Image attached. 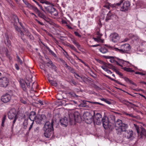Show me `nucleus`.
I'll return each mask as SVG.
<instances>
[{"label": "nucleus", "instance_id": "nucleus-1", "mask_svg": "<svg viewBox=\"0 0 146 146\" xmlns=\"http://www.w3.org/2000/svg\"><path fill=\"white\" fill-rule=\"evenodd\" d=\"M54 121H52L50 123L49 121L46 122L43 127V130L44 132V135L47 138L50 137L53 130Z\"/></svg>", "mask_w": 146, "mask_h": 146}, {"label": "nucleus", "instance_id": "nucleus-2", "mask_svg": "<svg viewBox=\"0 0 146 146\" xmlns=\"http://www.w3.org/2000/svg\"><path fill=\"white\" fill-rule=\"evenodd\" d=\"M69 115L70 123L71 125L75 124L80 118V114L78 111L75 112L74 113H69Z\"/></svg>", "mask_w": 146, "mask_h": 146}, {"label": "nucleus", "instance_id": "nucleus-3", "mask_svg": "<svg viewBox=\"0 0 146 146\" xmlns=\"http://www.w3.org/2000/svg\"><path fill=\"white\" fill-rule=\"evenodd\" d=\"M45 8L46 10L52 15L54 16H57L58 15V11L53 6H48L45 7Z\"/></svg>", "mask_w": 146, "mask_h": 146}, {"label": "nucleus", "instance_id": "nucleus-4", "mask_svg": "<svg viewBox=\"0 0 146 146\" xmlns=\"http://www.w3.org/2000/svg\"><path fill=\"white\" fill-rule=\"evenodd\" d=\"M9 83V79L6 77H3L0 78V86L6 88Z\"/></svg>", "mask_w": 146, "mask_h": 146}, {"label": "nucleus", "instance_id": "nucleus-5", "mask_svg": "<svg viewBox=\"0 0 146 146\" xmlns=\"http://www.w3.org/2000/svg\"><path fill=\"white\" fill-rule=\"evenodd\" d=\"M46 117L44 114L37 115L35 119V122L37 123L41 124L45 122Z\"/></svg>", "mask_w": 146, "mask_h": 146}, {"label": "nucleus", "instance_id": "nucleus-6", "mask_svg": "<svg viewBox=\"0 0 146 146\" xmlns=\"http://www.w3.org/2000/svg\"><path fill=\"white\" fill-rule=\"evenodd\" d=\"M27 29V28H16V30L18 31V33H20L22 36L24 35L23 30L24 31L27 33V36H29L31 39H32V35L29 32Z\"/></svg>", "mask_w": 146, "mask_h": 146}, {"label": "nucleus", "instance_id": "nucleus-7", "mask_svg": "<svg viewBox=\"0 0 146 146\" xmlns=\"http://www.w3.org/2000/svg\"><path fill=\"white\" fill-rule=\"evenodd\" d=\"M130 3L128 1H125L122 6H121L120 10L123 12L127 11L130 8Z\"/></svg>", "mask_w": 146, "mask_h": 146}, {"label": "nucleus", "instance_id": "nucleus-8", "mask_svg": "<svg viewBox=\"0 0 146 146\" xmlns=\"http://www.w3.org/2000/svg\"><path fill=\"white\" fill-rule=\"evenodd\" d=\"M17 114V111L15 109L11 108L8 113V117L10 119H13L16 117Z\"/></svg>", "mask_w": 146, "mask_h": 146}, {"label": "nucleus", "instance_id": "nucleus-9", "mask_svg": "<svg viewBox=\"0 0 146 146\" xmlns=\"http://www.w3.org/2000/svg\"><path fill=\"white\" fill-rule=\"evenodd\" d=\"M102 122L103 125L105 129L110 128L111 125L109 123L108 117H104L102 119Z\"/></svg>", "mask_w": 146, "mask_h": 146}, {"label": "nucleus", "instance_id": "nucleus-10", "mask_svg": "<svg viewBox=\"0 0 146 146\" xmlns=\"http://www.w3.org/2000/svg\"><path fill=\"white\" fill-rule=\"evenodd\" d=\"M116 17V15L114 13H112L110 11L107 15L105 20L106 22H108L110 20L115 19Z\"/></svg>", "mask_w": 146, "mask_h": 146}, {"label": "nucleus", "instance_id": "nucleus-11", "mask_svg": "<svg viewBox=\"0 0 146 146\" xmlns=\"http://www.w3.org/2000/svg\"><path fill=\"white\" fill-rule=\"evenodd\" d=\"M11 98V96L9 94H6L2 96L1 100L4 103H7L10 101Z\"/></svg>", "mask_w": 146, "mask_h": 146}, {"label": "nucleus", "instance_id": "nucleus-12", "mask_svg": "<svg viewBox=\"0 0 146 146\" xmlns=\"http://www.w3.org/2000/svg\"><path fill=\"white\" fill-rule=\"evenodd\" d=\"M111 40L114 42H117L119 39L118 34L115 33H111L110 36Z\"/></svg>", "mask_w": 146, "mask_h": 146}, {"label": "nucleus", "instance_id": "nucleus-13", "mask_svg": "<svg viewBox=\"0 0 146 146\" xmlns=\"http://www.w3.org/2000/svg\"><path fill=\"white\" fill-rule=\"evenodd\" d=\"M96 34L98 36L96 38L93 37V39L95 41L98 42H103L104 40L101 39V37L102 36V35L98 31L97 32Z\"/></svg>", "mask_w": 146, "mask_h": 146}, {"label": "nucleus", "instance_id": "nucleus-14", "mask_svg": "<svg viewBox=\"0 0 146 146\" xmlns=\"http://www.w3.org/2000/svg\"><path fill=\"white\" fill-rule=\"evenodd\" d=\"M102 115L99 113H97L95 116L96 122L98 125H100L101 123Z\"/></svg>", "mask_w": 146, "mask_h": 146}, {"label": "nucleus", "instance_id": "nucleus-15", "mask_svg": "<svg viewBox=\"0 0 146 146\" xmlns=\"http://www.w3.org/2000/svg\"><path fill=\"white\" fill-rule=\"evenodd\" d=\"M121 48H122V49L126 53L130 50L131 47L129 44H126L121 45Z\"/></svg>", "mask_w": 146, "mask_h": 146}, {"label": "nucleus", "instance_id": "nucleus-16", "mask_svg": "<svg viewBox=\"0 0 146 146\" xmlns=\"http://www.w3.org/2000/svg\"><path fill=\"white\" fill-rule=\"evenodd\" d=\"M133 132L132 130L126 131L125 133V137L128 139L131 138L133 136Z\"/></svg>", "mask_w": 146, "mask_h": 146}, {"label": "nucleus", "instance_id": "nucleus-17", "mask_svg": "<svg viewBox=\"0 0 146 146\" xmlns=\"http://www.w3.org/2000/svg\"><path fill=\"white\" fill-rule=\"evenodd\" d=\"M124 1V0H119V2L114 4H112L111 3H109V4L110 8V7H115L117 8H118V7L120 6L121 5Z\"/></svg>", "mask_w": 146, "mask_h": 146}, {"label": "nucleus", "instance_id": "nucleus-18", "mask_svg": "<svg viewBox=\"0 0 146 146\" xmlns=\"http://www.w3.org/2000/svg\"><path fill=\"white\" fill-rule=\"evenodd\" d=\"M60 121L61 124L64 126H66L68 124V121L66 117H64L60 119Z\"/></svg>", "mask_w": 146, "mask_h": 146}, {"label": "nucleus", "instance_id": "nucleus-19", "mask_svg": "<svg viewBox=\"0 0 146 146\" xmlns=\"http://www.w3.org/2000/svg\"><path fill=\"white\" fill-rule=\"evenodd\" d=\"M36 117V113L34 111H31L30 112L29 118L31 121H33V122L35 120V121Z\"/></svg>", "mask_w": 146, "mask_h": 146}, {"label": "nucleus", "instance_id": "nucleus-20", "mask_svg": "<svg viewBox=\"0 0 146 146\" xmlns=\"http://www.w3.org/2000/svg\"><path fill=\"white\" fill-rule=\"evenodd\" d=\"M20 85L24 90H26V82L23 79H20L19 80Z\"/></svg>", "mask_w": 146, "mask_h": 146}, {"label": "nucleus", "instance_id": "nucleus-21", "mask_svg": "<svg viewBox=\"0 0 146 146\" xmlns=\"http://www.w3.org/2000/svg\"><path fill=\"white\" fill-rule=\"evenodd\" d=\"M47 65L48 66H50L52 69H54L55 71H56L57 70V67L52 62L50 61L49 62H48L47 63Z\"/></svg>", "mask_w": 146, "mask_h": 146}, {"label": "nucleus", "instance_id": "nucleus-22", "mask_svg": "<svg viewBox=\"0 0 146 146\" xmlns=\"http://www.w3.org/2000/svg\"><path fill=\"white\" fill-rule=\"evenodd\" d=\"M119 62L120 63L122 64L124 66H130L131 64L129 61H124L122 59H119Z\"/></svg>", "mask_w": 146, "mask_h": 146}, {"label": "nucleus", "instance_id": "nucleus-23", "mask_svg": "<svg viewBox=\"0 0 146 146\" xmlns=\"http://www.w3.org/2000/svg\"><path fill=\"white\" fill-rule=\"evenodd\" d=\"M87 102H90L89 101H83V103L81 104L80 105V106L81 107H85L86 108H88L89 107V106L87 104Z\"/></svg>", "mask_w": 146, "mask_h": 146}, {"label": "nucleus", "instance_id": "nucleus-24", "mask_svg": "<svg viewBox=\"0 0 146 146\" xmlns=\"http://www.w3.org/2000/svg\"><path fill=\"white\" fill-rule=\"evenodd\" d=\"M85 119L86 120H88L90 118L91 116V115L90 113L88 112L85 113L83 115Z\"/></svg>", "mask_w": 146, "mask_h": 146}, {"label": "nucleus", "instance_id": "nucleus-25", "mask_svg": "<svg viewBox=\"0 0 146 146\" xmlns=\"http://www.w3.org/2000/svg\"><path fill=\"white\" fill-rule=\"evenodd\" d=\"M101 62L102 64H103V65H104L105 67L108 68H110L112 69L113 67V66H112L110 64L106 63L103 61H101Z\"/></svg>", "mask_w": 146, "mask_h": 146}, {"label": "nucleus", "instance_id": "nucleus-26", "mask_svg": "<svg viewBox=\"0 0 146 146\" xmlns=\"http://www.w3.org/2000/svg\"><path fill=\"white\" fill-rule=\"evenodd\" d=\"M143 135L146 136V131L144 128H142L140 133V138H142Z\"/></svg>", "mask_w": 146, "mask_h": 146}, {"label": "nucleus", "instance_id": "nucleus-27", "mask_svg": "<svg viewBox=\"0 0 146 146\" xmlns=\"http://www.w3.org/2000/svg\"><path fill=\"white\" fill-rule=\"evenodd\" d=\"M124 80L127 82L129 83L130 84L135 85V84L131 80L129 79V78H128L126 77H124L123 78Z\"/></svg>", "mask_w": 146, "mask_h": 146}, {"label": "nucleus", "instance_id": "nucleus-28", "mask_svg": "<svg viewBox=\"0 0 146 146\" xmlns=\"http://www.w3.org/2000/svg\"><path fill=\"white\" fill-rule=\"evenodd\" d=\"M104 57L107 59H110V61L111 63H113L114 62L115 60L113 58V56H105Z\"/></svg>", "mask_w": 146, "mask_h": 146}, {"label": "nucleus", "instance_id": "nucleus-29", "mask_svg": "<svg viewBox=\"0 0 146 146\" xmlns=\"http://www.w3.org/2000/svg\"><path fill=\"white\" fill-rule=\"evenodd\" d=\"M99 50L100 52L103 54L105 53L108 52L107 49L104 47L101 48L99 49Z\"/></svg>", "mask_w": 146, "mask_h": 146}, {"label": "nucleus", "instance_id": "nucleus-30", "mask_svg": "<svg viewBox=\"0 0 146 146\" xmlns=\"http://www.w3.org/2000/svg\"><path fill=\"white\" fill-rule=\"evenodd\" d=\"M119 127L121 131H125L127 126L124 124H122L121 126H119Z\"/></svg>", "mask_w": 146, "mask_h": 146}, {"label": "nucleus", "instance_id": "nucleus-31", "mask_svg": "<svg viewBox=\"0 0 146 146\" xmlns=\"http://www.w3.org/2000/svg\"><path fill=\"white\" fill-rule=\"evenodd\" d=\"M122 121L121 120L118 119L115 123V126L119 127L122 124Z\"/></svg>", "mask_w": 146, "mask_h": 146}, {"label": "nucleus", "instance_id": "nucleus-32", "mask_svg": "<svg viewBox=\"0 0 146 146\" xmlns=\"http://www.w3.org/2000/svg\"><path fill=\"white\" fill-rule=\"evenodd\" d=\"M129 37L132 38L133 40H136L138 38V37L137 35H134L132 34H130L129 35Z\"/></svg>", "mask_w": 146, "mask_h": 146}, {"label": "nucleus", "instance_id": "nucleus-33", "mask_svg": "<svg viewBox=\"0 0 146 146\" xmlns=\"http://www.w3.org/2000/svg\"><path fill=\"white\" fill-rule=\"evenodd\" d=\"M124 70L129 72H133L134 71L129 68L124 67L123 68Z\"/></svg>", "mask_w": 146, "mask_h": 146}, {"label": "nucleus", "instance_id": "nucleus-34", "mask_svg": "<svg viewBox=\"0 0 146 146\" xmlns=\"http://www.w3.org/2000/svg\"><path fill=\"white\" fill-rule=\"evenodd\" d=\"M112 69L118 75L121 76H122L123 74H122L119 71H118L117 70L115 67H113V68H112Z\"/></svg>", "mask_w": 146, "mask_h": 146}, {"label": "nucleus", "instance_id": "nucleus-35", "mask_svg": "<svg viewBox=\"0 0 146 146\" xmlns=\"http://www.w3.org/2000/svg\"><path fill=\"white\" fill-rule=\"evenodd\" d=\"M61 22L62 24L64 25V26H67L68 27H70L68 25V24L67 22L65 20H62L61 21Z\"/></svg>", "mask_w": 146, "mask_h": 146}, {"label": "nucleus", "instance_id": "nucleus-36", "mask_svg": "<svg viewBox=\"0 0 146 146\" xmlns=\"http://www.w3.org/2000/svg\"><path fill=\"white\" fill-rule=\"evenodd\" d=\"M49 82L53 86H57V84L56 82L52 80H49Z\"/></svg>", "mask_w": 146, "mask_h": 146}, {"label": "nucleus", "instance_id": "nucleus-37", "mask_svg": "<svg viewBox=\"0 0 146 146\" xmlns=\"http://www.w3.org/2000/svg\"><path fill=\"white\" fill-rule=\"evenodd\" d=\"M72 42L77 47V48H79V47H80V45L78 42L75 40H73Z\"/></svg>", "mask_w": 146, "mask_h": 146}, {"label": "nucleus", "instance_id": "nucleus-38", "mask_svg": "<svg viewBox=\"0 0 146 146\" xmlns=\"http://www.w3.org/2000/svg\"><path fill=\"white\" fill-rule=\"evenodd\" d=\"M69 47L70 48H71L72 49L74 50V51H76V52L79 53V52L77 50L76 48L72 44H70L69 45Z\"/></svg>", "mask_w": 146, "mask_h": 146}, {"label": "nucleus", "instance_id": "nucleus-39", "mask_svg": "<svg viewBox=\"0 0 146 146\" xmlns=\"http://www.w3.org/2000/svg\"><path fill=\"white\" fill-rule=\"evenodd\" d=\"M6 116L5 115L2 118V122L1 123V126L2 127H4L5 126V122L6 119Z\"/></svg>", "mask_w": 146, "mask_h": 146}, {"label": "nucleus", "instance_id": "nucleus-40", "mask_svg": "<svg viewBox=\"0 0 146 146\" xmlns=\"http://www.w3.org/2000/svg\"><path fill=\"white\" fill-rule=\"evenodd\" d=\"M115 50L121 53H126L123 50L122 48H121V49H119L118 48H115Z\"/></svg>", "mask_w": 146, "mask_h": 146}, {"label": "nucleus", "instance_id": "nucleus-41", "mask_svg": "<svg viewBox=\"0 0 146 146\" xmlns=\"http://www.w3.org/2000/svg\"><path fill=\"white\" fill-rule=\"evenodd\" d=\"M6 1L11 6H13L14 3L11 0H4Z\"/></svg>", "mask_w": 146, "mask_h": 146}, {"label": "nucleus", "instance_id": "nucleus-42", "mask_svg": "<svg viewBox=\"0 0 146 146\" xmlns=\"http://www.w3.org/2000/svg\"><path fill=\"white\" fill-rule=\"evenodd\" d=\"M39 16L41 18H43L44 19H45L46 17V16L42 13H40L39 14Z\"/></svg>", "mask_w": 146, "mask_h": 146}, {"label": "nucleus", "instance_id": "nucleus-43", "mask_svg": "<svg viewBox=\"0 0 146 146\" xmlns=\"http://www.w3.org/2000/svg\"><path fill=\"white\" fill-rule=\"evenodd\" d=\"M20 101L22 103L26 104H27V102L26 101V100L25 99H24L23 98H20Z\"/></svg>", "mask_w": 146, "mask_h": 146}, {"label": "nucleus", "instance_id": "nucleus-44", "mask_svg": "<svg viewBox=\"0 0 146 146\" xmlns=\"http://www.w3.org/2000/svg\"><path fill=\"white\" fill-rule=\"evenodd\" d=\"M17 59L18 62L19 63L21 64H23V62L21 60L18 56H17Z\"/></svg>", "mask_w": 146, "mask_h": 146}, {"label": "nucleus", "instance_id": "nucleus-45", "mask_svg": "<svg viewBox=\"0 0 146 146\" xmlns=\"http://www.w3.org/2000/svg\"><path fill=\"white\" fill-rule=\"evenodd\" d=\"M24 3L28 7H30L31 6V5L27 2L25 0H23Z\"/></svg>", "mask_w": 146, "mask_h": 146}, {"label": "nucleus", "instance_id": "nucleus-46", "mask_svg": "<svg viewBox=\"0 0 146 146\" xmlns=\"http://www.w3.org/2000/svg\"><path fill=\"white\" fill-rule=\"evenodd\" d=\"M135 74H139L142 76L145 75V73L143 72H135Z\"/></svg>", "mask_w": 146, "mask_h": 146}, {"label": "nucleus", "instance_id": "nucleus-47", "mask_svg": "<svg viewBox=\"0 0 146 146\" xmlns=\"http://www.w3.org/2000/svg\"><path fill=\"white\" fill-rule=\"evenodd\" d=\"M24 126V127L25 129H26L27 127V125H28V123L27 121H25L23 123Z\"/></svg>", "mask_w": 146, "mask_h": 146}, {"label": "nucleus", "instance_id": "nucleus-48", "mask_svg": "<svg viewBox=\"0 0 146 146\" xmlns=\"http://www.w3.org/2000/svg\"><path fill=\"white\" fill-rule=\"evenodd\" d=\"M75 77L78 79H79V78H80L82 79H83V77L80 76L78 74H74Z\"/></svg>", "mask_w": 146, "mask_h": 146}, {"label": "nucleus", "instance_id": "nucleus-49", "mask_svg": "<svg viewBox=\"0 0 146 146\" xmlns=\"http://www.w3.org/2000/svg\"><path fill=\"white\" fill-rule=\"evenodd\" d=\"M38 103L41 105H43L46 104V103L43 101H42L41 100H39L38 101Z\"/></svg>", "mask_w": 146, "mask_h": 146}, {"label": "nucleus", "instance_id": "nucleus-50", "mask_svg": "<svg viewBox=\"0 0 146 146\" xmlns=\"http://www.w3.org/2000/svg\"><path fill=\"white\" fill-rule=\"evenodd\" d=\"M65 67L68 69V70H69L70 71L72 69V68H71V67L68 66L67 64L66 63L65 64Z\"/></svg>", "mask_w": 146, "mask_h": 146}, {"label": "nucleus", "instance_id": "nucleus-51", "mask_svg": "<svg viewBox=\"0 0 146 146\" xmlns=\"http://www.w3.org/2000/svg\"><path fill=\"white\" fill-rule=\"evenodd\" d=\"M101 67V68L105 71H106L108 69V68H106V67H105L104 65H102V66Z\"/></svg>", "mask_w": 146, "mask_h": 146}, {"label": "nucleus", "instance_id": "nucleus-52", "mask_svg": "<svg viewBox=\"0 0 146 146\" xmlns=\"http://www.w3.org/2000/svg\"><path fill=\"white\" fill-rule=\"evenodd\" d=\"M33 123H34V122L33 121L32 123H31V124L30 125L29 127V132H28V133H29L30 130L32 128Z\"/></svg>", "mask_w": 146, "mask_h": 146}, {"label": "nucleus", "instance_id": "nucleus-53", "mask_svg": "<svg viewBox=\"0 0 146 146\" xmlns=\"http://www.w3.org/2000/svg\"><path fill=\"white\" fill-rule=\"evenodd\" d=\"M74 34L75 35L78 37H81V35L79 34V33L76 31L74 32Z\"/></svg>", "mask_w": 146, "mask_h": 146}, {"label": "nucleus", "instance_id": "nucleus-54", "mask_svg": "<svg viewBox=\"0 0 146 146\" xmlns=\"http://www.w3.org/2000/svg\"><path fill=\"white\" fill-rule=\"evenodd\" d=\"M109 3H108L106 5H105L104 7L106 8L107 9H110V7L109 4Z\"/></svg>", "mask_w": 146, "mask_h": 146}, {"label": "nucleus", "instance_id": "nucleus-55", "mask_svg": "<svg viewBox=\"0 0 146 146\" xmlns=\"http://www.w3.org/2000/svg\"><path fill=\"white\" fill-rule=\"evenodd\" d=\"M64 55H65V56L67 58H68V57H69V55H68V54L67 52H66L65 51H64Z\"/></svg>", "mask_w": 146, "mask_h": 146}, {"label": "nucleus", "instance_id": "nucleus-56", "mask_svg": "<svg viewBox=\"0 0 146 146\" xmlns=\"http://www.w3.org/2000/svg\"><path fill=\"white\" fill-rule=\"evenodd\" d=\"M115 81L118 84H120L121 85L125 86V85L124 84H122V83H120V82L118 81L115 80Z\"/></svg>", "mask_w": 146, "mask_h": 146}, {"label": "nucleus", "instance_id": "nucleus-57", "mask_svg": "<svg viewBox=\"0 0 146 146\" xmlns=\"http://www.w3.org/2000/svg\"><path fill=\"white\" fill-rule=\"evenodd\" d=\"M40 3L42 4L45 3L46 4H48L49 3L47 1H40Z\"/></svg>", "mask_w": 146, "mask_h": 146}, {"label": "nucleus", "instance_id": "nucleus-58", "mask_svg": "<svg viewBox=\"0 0 146 146\" xmlns=\"http://www.w3.org/2000/svg\"><path fill=\"white\" fill-rule=\"evenodd\" d=\"M136 130H137V132L138 134V136H139V128L137 126V127H136Z\"/></svg>", "mask_w": 146, "mask_h": 146}, {"label": "nucleus", "instance_id": "nucleus-59", "mask_svg": "<svg viewBox=\"0 0 146 146\" xmlns=\"http://www.w3.org/2000/svg\"><path fill=\"white\" fill-rule=\"evenodd\" d=\"M105 102L109 104H111V102L109 100L106 99V100Z\"/></svg>", "mask_w": 146, "mask_h": 146}, {"label": "nucleus", "instance_id": "nucleus-60", "mask_svg": "<svg viewBox=\"0 0 146 146\" xmlns=\"http://www.w3.org/2000/svg\"><path fill=\"white\" fill-rule=\"evenodd\" d=\"M15 67L16 70H18L19 69V68L17 64H16L15 65Z\"/></svg>", "mask_w": 146, "mask_h": 146}, {"label": "nucleus", "instance_id": "nucleus-61", "mask_svg": "<svg viewBox=\"0 0 146 146\" xmlns=\"http://www.w3.org/2000/svg\"><path fill=\"white\" fill-rule=\"evenodd\" d=\"M106 72H107L108 73H110V74H111L112 73V72H111V71L110 70H109L108 68L107 70L106 71Z\"/></svg>", "mask_w": 146, "mask_h": 146}, {"label": "nucleus", "instance_id": "nucleus-62", "mask_svg": "<svg viewBox=\"0 0 146 146\" xmlns=\"http://www.w3.org/2000/svg\"><path fill=\"white\" fill-rule=\"evenodd\" d=\"M129 103H128V105H130V106H132L134 105V104H132L131 102H128Z\"/></svg>", "mask_w": 146, "mask_h": 146}, {"label": "nucleus", "instance_id": "nucleus-63", "mask_svg": "<svg viewBox=\"0 0 146 146\" xmlns=\"http://www.w3.org/2000/svg\"><path fill=\"white\" fill-rule=\"evenodd\" d=\"M51 53L53 55V56H54V57H56V56L55 54L53 51L51 52Z\"/></svg>", "mask_w": 146, "mask_h": 146}, {"label": "nucleus", "instance_id": "nucleus-64", "mask_svg": "<svg viewBox=\"0 0 146 146\" xmlns=\"http://www.w3.org/2000/svg\"><path fill=\"white\" fill-rule=\"evenodd\" d=\"M128 103H129L128 102V101H126V100H125V102H124V103H123V104H126L127 105H128Z\"/></svg>", "mask_w": 146, "mask_h": 146}]
</instances>
